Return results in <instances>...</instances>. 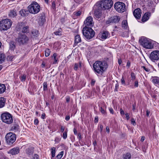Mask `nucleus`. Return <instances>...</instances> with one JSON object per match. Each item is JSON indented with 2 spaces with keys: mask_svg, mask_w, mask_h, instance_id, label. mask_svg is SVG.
<instances>
[{
  "mask_svg": "<svg viewBox=\"0 0 159 159\" xmlns=\"http://www.w3.org/2000/svg\"><path fill=\"white\" fill-rule=\"evenodd\" d=\"M108 66L105 61H97L93 64V70L95 73L102 74L107 69Z\"/></svg>",
  "mask_w": 159,
  "mask_h": 159,
  "instance_id": "obj_1",
  "label": "nucleus"
},
{
  "mask_svg": "<svg viewBox=\"0 0 159 159\" xmlns=\"http://www.w3.org/2000/svg\"><path fill=\"white\" fill-rule=\"evenodd\" d=\"M113 5L111 0H103L98 2L96 6L99 9L104 10L110 8Z\"/></svg>",
  "mask_w": 159,
  "mask_h": 159,
  "instance_id": "obj_2",
  "label": "nucleus"
},
{
  "mask_svg": "<svg viewBox=\"0 0 159 159\" xmlns=\"http://www.w3.org/2000/svg\"><path fill=\"white\" fill-rule=\"evenodd\" d=\"M82 31L83 35L87 40H90L94 36L95 32L90 27L84 26L83 29Z\"/></svg>",
  "mask_w": 159,
  "mask_h": 159,
  "instance_id": "obj_3",
  "label": "nucleus"
},
{
  "mask_svg": "<svg viewBox=\"0 0 159 159\" xmlns=\"http://www.w3.org/2000/svg\"><path fill=\"white\" fill-rule=\"evenodd\" d=\"M29 37L24 33H19L16 39V41L20 45H25L29 41Z\"/></svg>",
  "mask_w": 159,
  "mask_h": 159,
  "instance_id": "obj_4",
  "label": "nucleus"
},
{
  "mask_svg": "<svg viewBox=\"0 0 159 159\" xmlns=\"http://www.w3.org/2000/svg\"><path fill=\"white\" fill-rule=\"evenodd\" d=\"M12 24V22L9 19H2L0 21V30H7L10 28Z\"/></svg>",
  "mask_w": 159,
  "mask_h": 159,
  "instance_id": "obj_5",
  "label": "nucleus"
},
{
  "mask_svg": "<svg viewBox=\"0 0 159 159\" xmlns=\"http://www.w3.org/2000/svg\"><path fill=\"white\" fill-rule=\"evenodd\" d=\"M29 12L32 14H35L38 13L40 11V7L36 2H34L28 7Z\"/></svg>",
  "mask_w": 159,
  "mask_h": 159,
  "instance_id": "obj_6",
  "label": "nucleus"
},
{
  "mask_svg": "<svg viewBox=\"0 0 159 159\" xmlns=\"http://www.w3.org/2000/svg\"><path fill=\"white\" fill-rule=\"evenodd\" d=\"M141 45L147 49H152L153 46L149 40L145 37H142L139 40Z\"/></svg>",
  "mask_w": 159,
  "mask_h": 159,
  "instance_id": "obj_7",
  "label": "nucleus"
},
{
  "mask_svg": "<svg viewBox=\"0 0 159 159\" xmlns=\"http://www.w3.org/2000/svg\"><path fill=\"white\" fill-rule=\"evenodd\" d=\"M5 138L7 143L11 145L16 141V135L15 134L10 132L7 134Z\"/></svg>",
  "mask_w": 159,
  "mask_h": 159,
  "instance_id": "obj_8",
  "label": "nucleus"
},
{
  "mask_svg": "<svg viewBox=\"0 0 159 159\" xmlns=\"http://www.w3.org/2000/svg\"><path fill=\"white\" fill-rule=\"evenodd\" d=\"M125 4L123 2H117L114 4L116 10L119 12H123L125 11Z\"/></svg>",
  "mask_w": 159,
  "mask_h": 159,
  "instance_id": "obj_9",
  "label": "nucleus"
},
{
  "mask_svg": "<svg viewBox=\"0 0 159 159\" xmlns=\"http://www.w3.org/2000/svg\"><path fill=\"white\" fill-rule=\"evenodd\" d=\"M29 28L28 25H26L25 23L23 22L19 23L17 27V30L21 31L23 33H29Z\"/></svg>",
  "mask_w": 159,
  "mask_h": 159,
  "instance_id": "obj_10",
  "label": "nucleus"
},
{
  "mask_svg": "<svg viewBox=\"0 0 159 159\" xmlns=\"http://www.w3.org/2000/svg\"><path fill=\"white\" fill-rule=\"evenodd\" d=\"M150 58L152 61L159 59V51L155 50L152 52Z\"/></svg>",
  "mask_w": 159,
  "mask_h": 159,
  "instance_id": "obj_11",
  "label": "nucleus"
},
{
  "mask_svg": "<svg viewBox=\"0 0 159 159\" xmlns=\"http://www.w3.org/2000/svg\"><path fill=\"white\" fill-rule=\"evenodd\" d=\"M120 20V18L119 16H115L111 17L107 21V24H109L110 23H118Z\"/></svg>",
  "mask_w": 159,
  "mask_h": 159,
  "instance_id": "obj_12",
  "label": "nucleus"
},
{
  "mask_svg": "<svg viewBox=\"0 0 159 159\" xmlns=\"http://www.w3.org/2000/svg\"><path fill=\"white\" fill-rule=\"evenodd\" d=\"M92 21L93 18L91 16L88 17L84 22L85 26L92 27L93 25Z\"/></svg>",
  "mask_w": 159,
  "mask_h": 159,
  "instance_id": "obj_13",
  "label": "nucleus"
},
{
  "mask_svg": "<svg viewBox=\"0 0 159 159\" xmlns=\"http://www.w3.org/2000/svg\"><path fill=\"white\" fill-rule=\"evenodd\" d=\"M1 119H12V116L9 113L6 111L1 115Z\"/></svg>",
  "mask_w": 159,
  "mask_h": 159,
  "instance_id": "obj_14",
  "label": "nucleus"
},
{
  "mask_svg": "<svg viewBox=\"0 0 159 159\" xmlns=\"http://www.w3.org/2000/svg\"><path fill=\"white\" fill-rule=\"evenodd\" d=\"M141 11L139 8L136 9L133 12V15L137 19H139L140 18L141 16Z\"/></svg>",
  "mask_w": 159,
  "mask_h": 159,
  "instance_id": "obj_15",
  "label": "nucleus"
},
{
  "mask_svg": "<svg viewBox=\"0 0 159 159\" xmlns=\"http://www.w3.org/2000/svg\"><path fill=\"white\" fill-rule=\"evenodd\" d=\"M110 33L107 31H103L99 34V37L102 39H105L109 37Z\"/></svg>",
  "mask_w": 159,
  "mask_h": 159,
  "instance_id": "obj_16",
  "label": "nucleus"
},
{
  "mask_svg": "<svg viewBox=\"0 0 159 159\" xmlns=\"http://www.w3.org/2000/svg\"><path fill=\"white\" fill-rule=\"evenodd\" d=\"M19 148L18 147H16L10 149L8 153L14 155L18 154L19 152Z\"/></svg>",
  "mask_w": 159,
  "mask_h": 159,
  "instance_id": "obj_17",
  "label": "nucleus"
},
{
  "mask_svg": "<svg viewBox=\"0 0 159 159\" xmlns=\"http://www.w3.org/2000/svg\"><path fill=\"white\" fill-rule=\"evenodd\" d=\"M101 10V9H99L98 8L96 9L95 10L94 14L95 17L96 18L98 19L101 16L102 12Z\"/></svg>",
  "mask_w": 159,
  "mask_h": 159,
  "instance_id": "obj_18",
  "label": "nucleus"
},
{
  "mask_svg": "<svg viewBox=\"0 0 159 159\" xmlns=\"http://www.w3.org/2000/svg\"><path fill=\"white\" fill-rule=\"evenodd\" d=\"M34 152V148L32 147H29L26 150V154L30 156L32 155Z\"/></svg>",
  "mask_w": 159,
  "mask_h": 159,
  "instance_id": "obj_19",
  "label": "nucleus"
},
{
  "mask_svg": "<svg viewBox=\"0 0 159 159\" xmlns=\"http://www.w3.org/2000/svg\"><path fill=\"white\" fill-rule=\"evenodd\" d=\"M81 42V39L79 35H77L75 37V43L73 45L74 47L78 43Z\"/></svg>",
  "mask_w": 159,
  "mask_h": 159,
  "instance_id": "obj_20",
  "label": "nucleus"
},
{
  "mask_svg": "<svg viewBox=\"0 0 159 159\" xmlns=\"http://www.w3.org/2000/svg\"><path fill=\"white\" fill-rule=\"evenodd\" d=\"M122 27L124 29L126 30H129L128 28V23L127 20H124L122 22Z\"/></svg>",
  "mask_w": 159,
  "mask_h": 159,
  "instance_id": "obj_21",
  "label": "nucleus"
},
{
  "mask_svg": "<svg viewBox=\"0 0 159 159\" xmlns=\"http://www.w3.org/2000/svg\"><path fill=\"white\" fill-rule=\"evenodd\" d=\"M9 45L10 49L11 50H14L16 48L15 43L13 41H10Z\"/></svg>",
  "mask_w": 159,
  "mask_h": 159,
  "instance_id": "obj_22",
  "label": "nucleus"
},
{
  "mask_svg": "<svg viewBox=\"0 0 159 159\" xmlns=\"http://www.w3.org/2000/svg\"><path fill=\"white\" fill-rule=\"evenodd\" d=\"M8 15L11 17H15L17 15L16 10L15 9L11 10Z\"/></svg>",
  "mask_w": 159,
  "mask_h": 159,
  "instance_id": "obj_23",
  "label": "nucleus"
},
{
  "mask_svg": "<svg viewBox=\"0 0 159 159\" xmlns=\"http://www.w3.org/2000/svg\"><path fill=\"white\" fill-rule=\"evenodd\" d=\"M6 99L4 98H0V108L3 107L6 102Z\"/></svg>",
  "mask_w": 159,
  "mask_h": 159,
  "instance_id": "obj_24",
  "label": "nucleus"
},
{
  "mask_svg": "<svg viewBox=\"0 0 159 159\" xmlns=\"http://www.w3.org/2000/svg\"><path fill=\"white\" fill-rule=\"evenodd\" d=\"M19 129V125L17 123H16V122H15V124L12 126L11 127V130L15 132L18 130Z\"/></svg>",
  "mask_w": 159,
  "mask_h": 159,
  "instance_id": "obj_25",
  "label": "nucleus"
},
{
  "mask_svg": "<svg viewBox=\"0 0 159 159\" xmlns=\"http://www.w3.org/2000/svg\"><path fill=\"white\" fill-rule=\"evenodd\" d=\"M6 88L4 84H0V94L3 93L5 91Z\"/></svg>",
  "mask_w": 159,
  "mask_h": 159,
  "instance_id": "obj_26",
  "label": "nucleus"
},
{
  "mask_svg": "<svg viewBox=\"0 0 159 159\" xmlns=\"http://www.w3.org/2000/svg\"><path fill=\"white\" fill-rule=\"evenodd\" d=\"M28 11L22 9L19 11V14L22 16H25L27 15Z\"/></svg>",
  "mask_w": 159,
  "mask_h": 159,
  "instance_id": "obj_27",
  "label": "nucleus"
},
{
  "mask_svg": "<svg viewBox=\"0 0 159 159\" xmlns=\"http://www.w3.org/2000/svg\"><path fill=\"white\" fill-rule=\"evenodd\" d=\"M149 15L148 14L145 13L143 16L142 21L143 22H145L149 18Z\"/></svg>",
  "mask_w": 159,
  "mask_h": 159,
  "instance_id": "obj_28",
  "label": "nucleus"
},
{
  "mask_svg": "<svg viewBox=\"0 0 159 159\" xmlns=\"http://www.w3.org/2000/svg\"><path fill=\"white\" fill-rule=\"evenodd\" d=\"M128 31L126 30L125 31L121 32L120 33V35L123 37H128L129 36Z\"/></svg>",
  "mask_w": 159,
  "mask_h": 159,
  "instance_id": "obj_29",
  "label": "nucleus"
},
{
  "mask_svg": "<svg viewBox=\"0 0 159 159\" xmlns=\"http://www.w3.org/2000/svg\"><path fill=\"white\" fill-rule=\"evenodd\" d=\"M152 82L155 84L159 85V78L156 77H153Z\"/></svg>",
  "mask_w": 159,
  "mask_h": 159,
  "instance_id": "obj_30",
  "label": "nucleus"
},
{
  "mask_svg": "<svg viewBox=\"0 0 159 159\" xmlns=\"http://www.w3.org/2000/svg\"><path fill=\"white\" fill-rule=\"evenodd\" d=\"M122 157L123 159H130L131 157V155L128 152L124 154Z\"/></svg>",
  "mask_w": 159,
  "mask_h": 159,
  "instance_id": "obj_31",
  "label": "nucleus"
},
{
  "mask_svg": "<svg viewBox=\"0 0 159 159\" xmlns=\"http://www.w3.org/2000/svg\"><path fill=\"white\" fill-rule=\"evenodd\" d=\"M31 35L33 36L37 37L39 35V33L38 30H33L31 32Z\"/></svg>",
  "mask_w": 159,
  "mask_h": 159,
  "instance_id": "obj_32",
  "label": "nucleus"
},
{
  "mask_svg": "<svg viewBox=\"0 0 159 159\" xmlns=\"http://www.w3.org/2000/svg\"><path fill=\"white\" fill-rule=\"evenodd\" d=\"M39 19L42 22H43L45 21V16L43 14H40L39 15Z\"/></svg>",
  "mask_w": 159,
  "mask_h": 159,
  "instance_id": "obj_33",
  "label": "nucleus"
},
{
  "mask_svg": "<svg viewBox=\"0 0 159 159\" xmlns=\"http://www.w3.org/2000/svg\"><path fill=\"white\" fill-rule=\"evenodd\" d=\"M57 54L56 53H54L53 54L52 57V58H53L54 61L53 62V64H56L57 63V61H58V58L57 57Z\"/></svg>",
  "mask_w": 159,
  "mask_h": 159,
  "instance_id": "obj_34",
  "label": "nucleus"
},
{
  "mask_svg": "<svg viewBox=\"0 0 159 159\" xmlns=\"http://www.w3.org/2000/svg\"><path fill=\"white\" fill-rule=\"evenodd\" d=\"M4 55L0 53V64L2 63L5 60Z\"/></svg>",
  "mask_w": 159,
  "mask_h": 159,
  "instance_id": "obj_35",
  "label": "nucleus"
},
{
  "mask_svg": "<svg viewBox=\"0 0 159 159\" xmlns=\"http://www.w3.org/2000/svg\"><path fill=\"white\" fill-rule=\"evenodd\" d=\"M51 155L52 157H53L55 156V148L54 147H52L51 148Z\"/></svg>",
  "mask_w": 159,
  "mask_h": 159,
  "instance_id": "obj_36",
  "label": "nucleus"
},
{
  "mask_svg": "<svg viewBox=\"0 0 159 159\" xmlns=\"http://www.w3.org/2000/svg\"><path fill=\"white\" fill-rule=\"evenodd\" d=\"M67 129L66 128V129L65 130L64 132H63L62 137L63 138L65 139H66L67 138Z\"/></svg>",
  "mask_w": 159,
  "mask_h": 159,
  "instance_id": "obj_37",
  "label": "nucleus"
},
{
  "mask_svg": "<svg viewBox=\"0 0 159 159\" xmlns=\"http://www.w3.org/2000/svg\"><path fill=\"white\" fill-rule=\"evenodd\" d=\"M64 154V151H62L60 152L59 154L56 157L58 159H61L63 156Z\"/></svg>",
  "mask_w": 159,
  "mask_h": 159,
  "instance_id": "obj_38",
  "label": "nucleus"
},
{
  "mask_svg": "<svg viewBox=\"0 0 159 159\" xmlns=\"http://www.w3.org/2000/svg\"><path fill=\"white\" fill-rule=\"evenodd\" d=\"M50 52L51 51L48 48L46 49L45 51V56L47 57L48 56L50 55Z\"/></svg>",
  "mask_w": 159,
  "mask_h": 159,
  "instance_id": "obj_39",
  "label": "nucleus"
},
{
  "mask_svg": "<svg viewBox=\"0 0 159 159\" xmlns=\"http://www.w3.org/2000/svg\"><path fill=\"white\" fill-rule=\"evenodd\" d=\"M61 29H58L57 31L55 32L54 34L57 35H60L61 34Z\"/></svg>",
  "mask_w": 159,
  "mask_h": 159,
  "instance_id": "obj_40",
  "label": "nucleus"
},
{
  "mask_svg": "<svg viewBox=\"0 0 159 159\" xmlns=\"http://www.w3.org/2000/svg\"><path fill=\"white\" fill-rule=\"evenodd\" d=\"M100 111L102 114L106 115V110L102 107H100Z\"/></svg>",
  "mask_w": 159,
  "mask_h": 159,
  "instance_id": "obj_41",
  "label": "nucleus"
},
{
  "mask_svg": "<svg viewBox=\"0 0 159 159\" xmlns=\"http://www.w3.org/2000/svg\"><path fill=\"white\" fill-rule=\"evenodd\" d=\"M47 82H44L43 83V89L44 91L47 90Z\"/></svg>",
  "mask_w": 159,
  "mask_h": 159,
  "instance_id": "obj_42",
  "label": "nucleus"
},
{
  "mask_svg": "<svg viewBox=\"0 0 159 159\" xmlns=\"http://www.w3.org/2000/svg\"><path fill=\"white\" fill-rule=\"evenodd\" d=\"M13 120H2L3 122L7 124H11L13 122Z\"/></svg>",
  "mask_w": 159,
  "mask_h": 159,
  "instance_id": "obj_43",
  "label": "nucleus"
},
{
  "mask_svg": "<svg viewBox=\"0 0 159 159\" xmlns=\"http://www.w3.org/2000/svg\"><path fill=\"white\" fill-rule=\"evenodd\" d=\"M26 78V76L25 75H22L20 78L21 81L22 82L25 81Z\"/></svg>",
  "mask_w": 159,
  "mask_h": 159,
  "instance_id": "obj_44",
  "label": "nucleus"
},
{
  "mask_svg": "<svg viewBox=\"0 0 159 159\" xmlns=\"http://www.w3.org/2000/svg\"><path fill=\"white\" fill-rule=\"evenodd\" d=\"M52 9L54 10H56V4L55 2L53 1L52 2Z\"/></svg>",
  "mask_w": 159,
  "mask_h": 159,
  "instance_id": "obj_45",
  "label": "nucleus"
},
{
  "mask_svg": "<svg viewBox=\"0 0 159 159\" xmlns=\"http://www.w3.org/2000/svg\"><path fill=\"white\" fill-rule=\"evenodd\" d=\"M131 77L132 80H134L135 79L136 77L135 74L133 72H131Z\"/></svg>",
  "mask_w": 159,
  "mask_h": 159,
  "instance_id": "obj_46",
  "label": "nucleus"
},
{
  "mask_svg": "<svg viewBox=\"0 0 159 159\" xmlns=\"http://www.w3.org/2000/svg\"><path fill=\"white\" fill-rule=\"evenodd\" d=\"M14 57V56H8L7 58L8 60L10 61H11Z\"/></svg>",
  "mask_w": 159,
  "mask_h": 159,
  "instance_id": "obj_47",
  "label": "nucleus"
},
{
  "mask_svg": "<svg viewBox=\"0 0 159 159\" xmlns=\"http://www.w3.org/2000/svg\"><path fill=\"white\" fill-rule=\"evenodd\" d=\"M139 86V83L137 80L135 81L134 86L135 87H137Z\"/></svg>",
  "mask_w": 159,
  "mask_h": 159,
  "instance_id": "obj_48",
  "label": "nucleus"
},
{
  "mask_svg": "<svg viewBox=\"0 0 159 159\" xmlns=\"http://www.w3.org/2000/svg\"><path fill=\"white\" fill-rule=\"evenodd\" d=\"M141 67L143 68L144 70H145L147 72H149L150 71V70L149 69L146 67L144 66H141Z\"/></svg>",
  "mask_w": 159,
  "mask_h": 159,
  "instance_id": "obj_49",
  "label": "nucleus"
},
{
  "mask_svg": "<svg viewBox=\"0 0 159 159\" xmlns=\"http://www.w3.org/2000/svg\"><path fill=\"white\" fill-rule=\"evenodd\" d=\"M78 67H79L78 64V63H75V64L74 69L76 70H77Z\"/></svg>",
  "mask_w": 159,
  "mask_h": 159,
  "instance_id": "obj_50",
  "label": "nucleus"
},
{
  "mask_svg": "<svg viewBox=\"0 0 159 159\" xmlns=\"http://www.w3.org/2000/svg\"><path fill=\"white\" fill-rule=\"evenodd\" d=\"M65 129V127H64L63 126H61V129H60V132H61V133L64 132Z\"/></svg>",
  "mask_w": 159,
  "mask_h": 159,
  "instance_id": "obj_51",
  "label": "nucleus"
},
{
  "mask_svg": "<svg viewBox=\"0 0 159 159\" xmlns=\"http://www.w3.org/2000/svg\"><path fill=\"white\" fill-rule=\"evenodd\" d=\"M121 84H125V80L123 78V76L122 77V78L121 79Z\"/></svg>",
  "mask_w": 159,
  "mask_h": 159,
  "instance_id": "obj_52",
  "label": "nucleus"
},
{
  "mask_svg": "<svg viewBox=\"0 0 159 159\" xmlns=\"http://www.w3.org/2000/svg\"><path fill=\"white\" fill-rule=\"evenodd\" d=\"M109 111L112 114H113L114 113V111L113 109L111 107H109Z\"/></svg>",
  "mask_w": 159,
  "mask_h": 159,
  "instance_id": "obj_53",
  "label": "nucleus"
},
{
  "mask_svg": "<svg viewBox=\"0 0 159 159\" xmlns=\"http://www.w3.org/2000/svg\"><path fill=\"white\" fill-rule=\"evenodd\" d=\"M33 159H39L38 155L37 154H35Z\"/></svg>",
  "mask_w": 159,
  "mask_h": 159,
  "instance_id": "obj_54",
  "label": "nucleus"
},
{
  "mask_svg": "<svg viewBox=\"0 0 159 159\" xmlns=\"http://www.w3.org/2000/svg\"><path fill=\"white\" fill-rule=\"evenodd\" d=\"M81 12L80 11H78L77 12H76L75 15L77 16H79L81 15Z\"/></svg>",
  "mask_w": 159,
  "mask_h": 159,
  "instance_id": "obj_55",
  "label": "nucleus"
},
{
  "mask_svg": "<svg viewBox=\"0 0 159 159\" xmlns=\"http://www.w3.org/2000/svg\"><path fill=\"white\" fill-rule=\"evenodd\" d=\"M66 100L67 102L68 103L69 102L70 100V97L69 96H67L66 97Z\"/></svg>",
  "mask_w": 159,
  "mask_h": 159,
  "instance_id": "obj_56",
  "label": "nucleus"
},
{
  "mask_svg": "<svg viewBox=\"0 0 159 159\" xmlns=\"http://www.w3.org/2000/svg\"><path fill=\"white\" fill-rule=\"evenodd\" d=\"M120 113L121 115H124L125 114L124 112L123 111L122 109H120Z\"/></svg>",
  "mask_w": 159,
  "mask_h": 159,
  "instance_id": "obj_57",
  "label": "nucleus"
},
{
  "mask_svg": "<svg viewBox=\"0 0 159 159\" xmlns=\"http://www.w3.org/2000/svg\"><path fill=\"white\" fill-rule=\"evenodd\" d=\"M131 123L134 125H136L135 121L134 120H131Z\"/></svg>",
  "mask_w": 159,
  "mask_h": 159,
  "instance_id": "obj_58",
  "label": "nucleus"
},
{
  "mask_svg": "<svg viewBox=\"0 0 159 159\" xmlns=\"http://www.w3.org/2000/svg\"><path fill=\"white\" fill-rule=\"evenodd\" d=\"M73 132L74 134L75 135H77V131L75 128L73 129Z\"/></svg>",
  "mask_w": 159,
  "mask_h": 159,
  "instance_id": "obj_59",
  "label": "nucleus"
},
{
  "mask_svg": "<svg viewBox=\"0 0 159 159\" xmlns=\"http://www.w3.org/2000/svg\"><path fill=\"white\" fill-rule=\"evenodd\" d=\"M95 81L94 80H92V81L91 83V86H93L95 83Z\"/></svg>",
  "mask_w": 159,
  "mask_h": 159,
  "instance_id": "obj_60",
  "label": "nucleus"
},
{
  "mask_svg": "<svg viewBox=\"0 0 159 159\" xmlns=\"http://www.w3.org/2000/svg\"><path fill=\"white\" fill-rule=\"evenodd\" d=\"M45 113H43L41 116V118L44 119L45 118Z\"/></svg>",
  "mask_w": 159,
  "mask_h": 159,
  "instance_id": "obj_61",
  "label": "nucleus"
},
{
  "mask_svg": "<svg viewBox=\"0 0 159 159\" xmlns=\"http://www.w3.org/2000/svg\"><path fill=\"white\" fill-rule=\"evenodd\" d=\"M39 123V120H34V124L35 125L38 124Z\"/></svg>",
  "mask_w": 159,
  "mask_h": 159,
  "instance_id": "obj_62",
  "label": "nucleus"
},
{
  "mask_svg": "<svg viewBox=\"0 0 159 159\" xmlns=\"http://www.w3.org/2000/svg\"><path fill=\"white\" fill-rule=\"evenodd\" d=\"M130 62L129 61H128L127 63L126 66L129 67L130 66Z\"/></svg>",
  "mask_w": 159,
  "mask_h": 159,
  "instance_id": "obj_63",
  "label": "nucleus"
},
{
  "mask_svg": "<svg viewBox=\"0 0 159 159\" xmlns=\"http://www.w3.org/2000/svg\"><path fill=\"white\" fill-rule=\"evenodd\" d=\"M93 144L94 145V148L95 147V146L97 144V142L96 140H95L93 141Z\"/></svg>",
  "mask_w": 159,
  "mask_h": 159,
  "instance_id": "obj_64",
  "label": "nucleus"
}]
</instances>
